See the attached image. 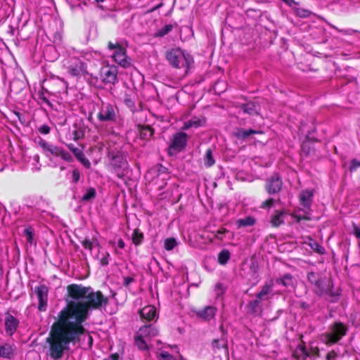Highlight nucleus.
Listing matches in <instances>:
<instances>
[{
    "mask_svg": "<svg viewBox=\"0 0 360 360\" xmlns=\"http://www.w3.org/2000/svg\"><path fill=\"white\" fill-rule=\"evenodd\" d=\"M67 291L66 307L60 311L47 338L49 354L54 360L62 358L64 352L70 349V343L79 341L86 331L83 323L90 311L105 307L108 304V298L101 291H94L90 287L70 284Z\"/></svg>",
    "mask_w": 360,
    "mask_h": 360,
    "instance_id": "nucleus-1",
    "label": "nucleus"
},
{
    "mask_svg": "<svg viewBox=\"0 0 360 360\" xmlns=\"http://www.w3.org/2000/svg\"><path fill=\"white\" fill-rule=\"evenodd\" d=\"M166 58L174 68H184L185 75L188 73L190 65L193 63L192 56L180 48H175L168 51L166 53Z\"/></svg>",
    "mask_w": 360,
    "mask_h": 360,
    "instance_id": "nucleus-2",
    "label": "nucleus"
},
{
    "mask_svg": "<svg viewBox=\"0 0 360 360\" xmlns=\"http://www.w3.org/2000/svg\"><path fill=\"white\" fill-rule=\"evenodd\" d=\"M347 326L340 322H335L328 327V330L323 333L320 339L326 345L331 346L337 343L347 333Z\"/></svg>",
    "mask_w": 360,
    "mask_h": 360,
    "instance_id": "nucleus-3",
    "label": "nucleus"
},
{
    "mask_svg": "<svg viewBox=\"0 0 360 360\" xmlns=\"http://www.w3.org/2000/svg\"><path fill=\"white\" fill-rule=\"evenodd\" d=\"M64 68L68 73L77 78L85 77L89 75L86 65L84 61L77 57H69L64 60Z\"/></svg>",
    "mask_w": 360,
    "mask_h": 360,
    "instance_id": "nucleus-4",
    "label": "nucleus"
},
{
    "mask_svg": "<svg viewBox=\"0 0 360 360\" xmlns=\"http://www.w3.org/2000/svg\"><path fill=\"white\" fill-rule=\"evenodd\" d=\"M108 48L110 51H114L112 54V58L114 62L123 68H129L132 66V60L127 55L126 49L120 43H112L109 41Z\"/></svg>",
    "mask_w": 360,
    "mask_h": 360,
    "instance_id": "nucleus-5",
    "label": "nucleus"
},
{
    "mask_svg": "<svg viewBox=\"0 0 360 360\" xmlns=\"http://www.w3.org/2000/svg\"><path fill=\"white\" fill-rule=\"evenodd\" d=\"M158 333V330L153 325H146L141 327L135 336V343L141 350L148 349V343L152 338Z\"/></svg>",
    "mask_w": 360,
    "mask_h": 360,
    "instance_id": "nucleus-6",
    "label": "nucleus"
},
{
    "mask_svg": "<svg viewBox=\"0 0 360 360\" xmlns=\"http://www.w3.org/2000/svg\"><path fill=\"white\" fill-rule=\"evenodd\" d=\"M314 193L312 190H305L301 192L299 198L301 205L305 209L304 214H301L300 211H294L291 216L297 221H300L302 219L310 220V207L312 202Z\"/></svg>",
    "mask_w": 360,
    "mask_h": 360,
    "instance_id": "nucleus-7",
    "label": "nucleus"
},
{
    "mask_svg": "<svg viewBox=\"0 0 360 360\" xmlns=\"http://www.w3.org/2000/svg\"><path fill=\"white\" fill-rule=\"evenodd\" d=\"M39 145L47 157L51 155L56 157H60L68 162H72L73 161L71 154L60 147L49 144L45 141H41Z\"/></svg>",
    "mask_w": 360,
    "mask_h": 360,
    "instance_id": "nucleus-8",
    "label": "nucleus"
},
{
    "mask_svg": "<svg viewBox=\"0 0 360 360\" xmlns=\"http://www.w3.org/2000/svg\"><path fill=\"white\" fill-rule=\"evenodd\" d=\"M117 115V108L115 105L102 102L97 117L101 122H115Z\"/></svg>",
    "mask_w": 360,
    "mask_h": 360,
    "instance_id": "nucleus-9",
    "label": "nucleus"
},
{
    "mask_svg": "<svg viewBox=\"0 0 360 360\" xmlns=\"http://www.w3.org/2000/svg\"><path fill=\"white\" fill-rule=\"evenodd\" d=\"M117 68L115 65H108L102 68L101 77L105 84H115L117 79Z\"/></svg>",
    "mask_w": 360,
    "mask_h": 360,
    "instance_id": "nucleus-10",
    "label": "nucleus"
},
{
    "mask_svg": "<svg viewBox=\"0 0 360 360\" xmlns=\"http://www.w3.org/2000/svg\"><path fill=\"white\" fill-rule=\"evenodd\" d=\"M187 134L184 132H179L174 136L169 146V148L170 150L179 152L185 148L187 143Z\"/></svg>",
    "mask_w": 360,
    "mask_h": 360,
    "instance_id": "nucleus-11",
    "label": "nucleus"
},
{
    "mask_svg": "<svg viewBox=\"0 0 360 360\" xmlns=\"http://www.w3.org/2000/svg\"><path fill=\"white\" fill-rule=\"evenodd\" d=\"M39 300L38 309L44 311L46 309L48 301V288L46 286L41 285L34 290Z\"/></svg>",
    "mask_w": 360,
    "mask_h": 360,
    "instance_id": "nucleus-12",
    "label": "nucleus"
},
{
    "mask_svg": "<svg viewBox=\"0 0 360 360\" xmlns=\"http://www.w3.org/2000/svg\"><path fill=\"white\" fill-rule=\"evenodd\" d=\"M308 281L316 287V292L323 295L327 291V288L323 285V281L318 273L309 272L307 275Z\"/></svg>",
    "mask_w": 360,
    "mask_h": 360,
    "instance_id": "nucleus-13",
    "label": "nucleus"
},
{
    "mask_svg": "<svg viewBox=\"0 0 360 360\" xmlns=\"http://www.w3.org/2000/svg\"><path fill=\"white\" fill-rule=\"evenodd\" d=\"M281 186L282 181L277 174L272 176L266 184V189L269 194L278 193Z\"/></svg>",
    "mask_w": 360,
    "mask_h": 360,
    "instance_id": "nucleus-14",
    "label": "nucleus"
},
{
    "mask_svg": "<svg viewBox=\"0 0 360 360\" xmlns=\"http://www.w3.org/2000/svg\"><path fill=\"white\" fill-rule=\"evenodd\" d=\"M142 320L151 321L157 319V311L154 306L148 305L141 309L139 311Z\"/></svg>",
    "mask_w": 360,
    "mask_h": 360,
    "instance_id": "nucleus-15",
    "label": "nucleus"
},
{
    "mask_svg": "<svg viewBox=\"0 0 360 360\" xmlns=\"http://www.w3.org/2000/svg\"><path fill=\"white\" fill-rule=\"evenodd\" d=\"M19 321L13 316L7 314L5 319V330L7 334L12 335L17 329Z\"/></svg>",
    "mask_w": 360,
    "mask_h": 360,
    "instance_id": "nucleus-16",
    "label": "nucleus"
},
{
    "mask_svg": "<svg viewBox=\"0 0 360 360\" xmlns=\"http://www.w3.org/2000/svg\"><path fill=\"white\" fill-rule=\"evenodd\" d=\"M261 131L254 130V129H245L243 128H238L233 132V135L238 140L245 141L252 134H260Z\"/></svg>",
    "mask_w": 360,
    "mask_h": 360,
    "instance_id": "nucleus-17",
    "label": "nucleus"
},
{
    "mask_svg": "<svg viewBox=\"0 0 360 360\" xmlns=\"http://www.w3.org/2000/svg\"><path fill=\"white\" fill-rule=\"evenodd\" d=\"M216 313V307L212 306H207L204 309L198 311L197 316L204 320L209 321L214 317Z\"/></svg>",
    "mask_w": 360,
    "mask_h": 360,
    "instance_id": "nucleus-18",
    "label": "nucleus"
},
{
    "mask_svg": "<svg viewBox=\"0 0 360 360\" xmlns=\"http://www.w3.org/2000/svg\"><path fill=\"white\" fill-rule=\"evenodd\" d=\"M273 286V281L266 282L262 288L261 291L257 294V298L259 299V300H268L269 298V295L271 292Z\"/></svg>",
    "mask_w": 360,
    "mask_h": 360,
    "instance_id": "nucleus-19",
    "label": "nucleus"
},
{
    "mask_svg": "<svg viewBox=\"0 0 360 360\" xmlns=\"http://www.w3.org/2000/svg\"><path fill=\"white\" fill-rule=\"evenodd\" d=\"M205 123V120L203 118H199V117H193L191 120H189L187 122H184V124L182 127L183 130H187L190 128L194 127L198 128L199 127H201Z\"/></svg>",
    "mask_w": 360,
    "mask_h": 360,
    "instance_id": "nucleus-20",
    "label": "nucleus"
},
{
    "mask_svg": "<svg viewBox=\"0 0 360 360\" xmlns=\"http://www.w3.org/2000/svg\"><path fill=\"white\" fill-rule=\"evenodd\" d=\"M82 57L89 62L99 61L103 58L101 53L96 51H86L83 53Z\"/></svg>",
    "mask_w": 360,
    "mask_h": 360,
    "instance_id": "nucleus-21",
    "label": "nucleus"
},
{
    "mask_svg": "<svg viewBox=\"0 0 360 360\" xmlns=\"http://www.w3.org/2000/svg\"><path fill=\"white\" fill-rule=\"evenodd\" d=\"M285 213L282 210H276L271 218L272 226L277 227L284 222Z\"/></svg>",
    "mask_w": 360,
    "mask_h": 360,
    "instance_id": "nucleus-22",
    "label": "nucleus"
},
{
    "mask_svg": "<svg viewBox=\"0 0 360 360\" xmlns=\"http://www.w3.org/2000/svg\"><path fill=\"white\" fill-rule=\"evenodd\" d=\"M276 282L277 284H282L286 288L293 287L294 285V279L290 274H285L283 277L277 278Z\"/></svg>",
    "mask_w": 360,
    "mask_h": 360,
    "instance_id": "nucleus-23",
    "label": "nucleus"
},
{
    "mask_svg": "<svg viewBox=\"0 0 360 360\" xmlns=\"http://www.w3.org/2000/svg\"><path fill=\"white\" fill-rule=\"evenodd\" d=\"M309 354L302 345H299L293 352V356L297 359H305Z\"/></svg>",
    "mask_w": 360,
    "mask_h": 360,
    "instance_id": "nucleus-24",
    "label": "nucleus"
},
{
    "mask_svg": "<svg viewBox=\"0 0 360 360\" xmlns=\"http://www.w3.org/2000/svg\"><path fill=\"white\" fill-rule=\"evenodd\" d=\"M112 165L117 168L124 169L127 167V160L120 155L112 157Z\"/></svg>",
    "mask_w": 360,
    "mask_h": 360,
    "instance_id": "nucleus-25",
    "label": "nucleus"
},
{
    "mask_svg": "<svg viewBox=\"0 0 360 360\" xmlns=\"http://www.w3.org/2000/svg\"><path fill=\"white\" fill-rule=\"evenodd\" d=\"M13 348L9 344L0 345V356L10 359L13 354Z\"/></svg>",
    "mask_w": 360,
    "mask_h": 360,
    "instance_id": "nucleus-26",
    "label": "nucleus"
},
{
    "mask_svg": "<svg viewBox=\"0 0 360 360\" xmlns=\"http://www.w3.org/2000/svg\"><path fill=\"white\" fill-rule=\"evenodd\" d=\"M215 163L212 151L210 148L207 149L204 155V165L206 167H210Z\"/></svg>",
    "mask_w": 360,
    "mask_h": 360,
    "instance_id": "nucleus-27",
    "label": "nucleus"
},
{
    "mask_svg": "<svg viewBox=\"0 0 360 360\" xmlns=\"http://www.w3.org/2000/svg\"><path fill=\"white\" fill-rule=\"evenodd\" d=\"M255 223V219L252 217H248L244 219H240L236 221V225L238 228L243 227V226H250L254 225Z\"/></svg>",
    "mask_w": 360,
    "mask_h": 360,
    "instance_id": "nucleus-28",
    "label": "nucleus"
},
{
    "mask_svg": "<svg viewBox=\"0 0 360 360\" xmlns=\"http://www.w3.org/2000/svg\"><path fill=\"white\" fill-rule=\"evenodd\" d=\"M212 347L214 350H218L221 348H226L227 347V342L226 340L221 338L220 339H215L212 342Z\"/></svg>",
    "mask_w": 360,
    "mask_h": 360,
    "instance_id": "nucleus-29",
    "label": "nucleus"
},
{
    "mask_svg": "<svg viewBox=\"0 0 360 360\" xmlns=\"http://www.w3.org/2000/svg\"><path fill=\"white\" fill-rule=\"evenodd\" d=\"M153 134V130L149 126L143 127L140 129V137L142 139H149Z\"/></svg>",
    "mask_w": 360,
    "mask_h": 360,
    "instance_id": "nucleus-30",
    "label": "nucleus"
},
{
    "mask_svg": "<svg viewBox=\"0 0 360 360\" xmlns=\"http://www.w3.org/2000/svg\"><path fill=\"white\" fill-rule=\"evenodd\" d=\"M230 259V252L228 250H223L218 255V262L220 264H226Z\"/></svg>",
    "mask_w": 360,
    "mask_h": 360,
    "instance_id": "nucleus-31",
    "label": "nucleus"
},
{
    "mask_svg": "<svg viewBox=\"0 0 360 360\" xmlns=\"http://www.w3.org/2000/svg\"><path fill=\"white\" fill-rule=\"evenodd\" d=\"M143 238V233L138 229H135L132 234V241L136 245H139L141 243Z\"/></svg>",
    "mask_w": 360,
    "mask_h": 360,
    "instance_id": "nucleus-32",
    "label": "nucleus"
},
{
    "mask_svg": "<svg viewBox=\"0 0 360 360\" xmlns=\"http://www.w3.org/2000/svg\"><path fill=\"white\" fill-rule=\"evenodd\" d=\"M178 243L174 238H168L165 240V248L168 250H172L176 245Z\"/></svg>",
    "mask_w": 360,
    "mask_h": 360,
    "instance_id": "nucleus-33",
    "label": "nucleus"
},
{
    "mask_svg": "<svg viewBox=\"0 0 360 360\" xmlns=\"http://www.w3.org/2000/svg\"><path fill=\"white\" fill-rule=\"evenodd\" d=\"M24 235L26 237L27 243L32 244L34 242V229L32 227L25 229Z\"/></svg>",
    "mask_w": 360,
    "mask_h": 360,
    "instance_id": "nucleus-34",
    "label": "nucleus"
},
{
    "mask_svg": "<svg viewBox=\"0 0 360 360\" xmlns=\"http://www.w3.org/2000/svg\"><path fill=\"white\" fill-rule=\"evenodd\" d=\"M96 190L94 188H89L86 190V193L82 197L83 201H89L96 196Z\"/></svg>",
    "mask_w": 360,
    "mask_h": 360,
    "instance_id": "nucleus-35",
    "label": "nucleus"
},
{
    "mask_svg": "<svg viewBox=\"0 0 360 360\" xmlns=\"http://www.w3.org/2000/svg\"><path fill=\"white\" fill-rule=\"evenodd\" d=\"M158 360H177L176 357L166 351L159 352L158 354Z\"/></svg>",
    "mask_w": 360,
    "mask_h": 360,
    "instance_id": "nucleus-36",
    "label": "nucleus"
},
{
    "mask_svg": "<svg viewBox=\"0 0 360 360\" xmlns=\"http://www.w3.org/2000/svg\"><path fill=\"white\" fill-rule=\"evenodd\" d=\"M243 111L250 115H254L257 113V109L256 106L252 103H248L243 107Z\"/></svg>",
    "mask_w": 360,
    "mask_h": 360,
    "instance_id": "nucleus-37",
    "label": "nucleus"
},
{
    "mask_svg": "<svg viewBox=\"0 0 360 360\" xmlns=\"http://www.w3.org/2000/svg\"><path fill=\"white\" fill-rule=\"evenodd\" d=\"M309 245L314 251H316L318 253L323 254L324 249L316 241L311 240L309 243Z\"/></svg>",
    "mask_w": 360,
    "mask_h": 360,
    "instance_id": "nucleus-38",
    "label": "nucleus"
},
{
    "mask_svg": "<svg viewBox=\"0 0 360 360\" xmlns=\"http://www.w3.org/2000/svg\"><path fill=\"white\" fill-rule=\"evenodd\" d=\"M68 148L73 153L77 160H79L80 158H82L84 153L79 148L74 147L72 145H69Z\"/></svg>",
    "mask_w": 360,
    "mask_h": 360,
    "instance_id": "nucleus-39",
    "label": "nucleus"
},
{
    "mask_svg": "<svg viewBox=\"0 0 360 360\" xmlns=\"http://www.w3.org/2000/svg\"><path fill=\"white\" fill-rule=\"evenodd\" d=\"M276 202V200L273 198H269L266 200L264 201L262 204L261 205L260 207L262 209H270L271 207L274 206V203Z\"/></svg>",
    "mask_w": 360,
    "mask_h": 360,
    "instance_id": "nucleus-40",
    "label": "nucleus"
},
{
    "mask_svg": "<svg viewBox=\"0 0 360 360\" xmlns=\"http://www.w3.org/2000/svg\"><path fill=\"white\" fill-rule=\"evenodd\" d=\"M295 12L297 15L301 18H307L310 15L309 11L303 8H297Z\"/></svg>",
    "mask_w": 360,
    "mask_h": 360,
    "instance_id": "nucleus-41",
    "label": "nucleus"
},
{
    "mask_svg": "<svg viewBox=\"0 0 360 360\" xmlns=\"http://www.w3.org/2000/svg\"><path fill=\"white\" fill-rule=\"evenodd\" d=\"M38 131L41 134H48L51 131V128L47 124H42L37 128Z\"/></svg>",
    "mask_w": 360,
    "mask_h": 360,
    "instance_id": "nucleus-42",
    "label": "nucleus"
},
{
    "mask_svg": "<svg viewBox=\"0 0 360 360\" xmlns=\"http://www.w3.org/2000/svg\"><path fill=\"white\" fill-rule=\"evenodd\" d=\"M352 233L359 240V246L360 247V228L355 224H353Z\"/></svg>",
    "mask_w": 360,
    "mask_h": 360,
    "instance_id": "nucleus-43",
    "label": "nucleus"
},
{
    "mask_svg": "<svg viewBox=\"0 0 360 360\" xmlns=\"http://www.w3.org/2000/svg\"><path fill=\"white\" fill-rule=\"evenodd\" d=\"M80 177L79 171L77 169H75L72 172V181L73 183H77Z\"/></svg>",
    "mask_w": 360,
    "mask_h": 360,
    "instance_id": "nucleus-44",
    "label": "nucleus"
},
{
    "mask_svg": "<svg viewBox=\"0 0 360 360\" xmlns=\"http://www.w3.org/2000/svg\"><path fill=\"white\" fill-rule=\"evenodd\" d=\"M360 167V161L356 159L352 160L351 162V166L349 167L350 172H353L356 170L358 167Z\"/></svg>",
    "mask_w": 360,
    "mask_h": 360,
    "instance_id": "nucleus-45",
    "label": "nucleus"
},
{
    "mask_svg": "<svg viewBox=\"0 0 360 360\" xmlns=\"http://www.w3.org/2000/svg\"><path fill=\"white\" fill-rule=\"evenodd\" d=\"M215 292L217 297H219L224 292V290L223 288L222 285L220 283H218L215 285Z\"/></svg>",
    "mask_w": 360,
    "mask_h": 360,
    "instance_id": "nucleus-46",
    "label": "nucleus"
},
{
    "mask_svg": "<svg viewBox=\"0 0 360 360\" xmlns=\"http://www.w3.org/2000/svg\"><path fill=\"white\" fill-rule=\"evenodd\" d=\"M83 136V133L81 130L75 129L72 131V138L74 140H78Z\"/></svg>",
    "mask_w": 360,
    "mask_h": 360,
    "instance_id": "nucleus-47",
    "label": "nucleus"
},
{
    "mask_svg": "<svg viewBox=\"0 0 360 360\" xmlns=\"http://www.w3.org/2000/svg\"><path fill=\"white\" fill-rule=\"evenodd\" d=\"M338 356V353L335 350H332L326 355V360H335Z\"/></svg>",
    "mask_w": 360,
    "mask_h": 360,
    "instance_id": "nucleus-48",
    "label": "nucleus"
},
{
    "mask_svg": "<svg viewBox=\"0 0 360 360\" xmlns=\"http://www.w3.org/2000/svg\"><path fill=\"white\" fill-rule=\"evenodd\" d=\"M82 245L83 247L86 249V250H92V247H93V243L88 240V239H85L83 242H82Z\"/></svg>",
    "mask_w": 360,
    "mask_h": 360,
    "instance_id": "nucleus-49",
    "label": "nucleus"
},
{
    "mask_svg": "<svg viewBox=\"0 0 360 360\" xmlns=\"http://www.w3.org/2000/svg\"><path fill=\"white\" fill-rule=\"evenodd\" d=\"M226 231L224 229H221L217 231V232L215 233L216 238H217L219 240H223V235L226 233Z\"/></svg>",
    "mask_w": 360,
    "mask_h": 360,
    "instance_id": "nucleus-50",
    "label": "nucleus"
},
{
    "mask_svg": "<svg viewBox=\"0 0 360 360\" xmlns=\"http://www.w3.org/2000/svg\"><path fill=\"white\" fill-rule=\"evenodd\" d=\"M78 160L87 168L91 166L90 162L85 158L84 154L82 155V158H80Z\"/></svg>",
    "mask_w": 360,
    "mask_h": 360,
    "instance_id": "nucleus-51",
    "label": "nucleus"
},
{
    "mask_svg": "<svg viewBox=\"0 0 360 360\" xmlns=\"http://www.w3.org/2000/svg\"><path fill=\"white\" fill-rule=\"evenodd\" d=\"M109 253L106 252L105 255L101 258L100 263L103 266L107 265L109 263Z\"/></svg>",
    "mask_w": 360,
    "mask_h": 360,
    "instance_id": "nucleus-52",
    "label": "nucleus"
},
{
    "mask_svg": "<svg viewBox=\"0 0 360 360\" xmlns=\"http://www.w3.org/2000/svg\"><path fill=\"white\" fill-rule=\"evenodd\" d=\"M172 30V26L171 25H167L165 27V28L161 30V33H160V35H164V34H166L167 33H168L170 30Z\"/></svg>",
    "mask_w": 360,
    "mask_h": 360,
    "instance_id": "nucleus-53",
    "label": "nucleus"
},
{
    "mask_svg": "<svg viewBox=\"0 0 360 360\" xmlns=\"http://www.w3.org/2000/svg\"><path fill=\"white\" fill-rule=\"evenodd\" d=\"M261 300H259V299L256 300H254V301H251L250 302V306L252 308V309H255V307H257L258 306V304H259Z\"/></svg>",
    "mask_w": 360,
    "mask_h": 360,
    "instance_id": "nucleus-54",
    "label": "nucleus"
},
{
    "mask_svg": "<svg viewBox=\"0 0 360 360\" xmlns=\"http://www.w3.org/2000/svg\"><path fill=\"white\" fill-rule=\"evenodd\" d=\"M119 355L115 353L110 355L108 358L103 359V360H118Z\"/></svg>",
    "mask_w": 360,
    "mask_h": 360,
    "instance_id": "nucleus-55",
    "label": "nucleus"
},
{
    "mask_svg": "<svg viewBox=\"0 0 360 360\" xmlns=\"http://www.w3.org/2000/svg\"><path fill=\"white\" fill-rule=\"evenodd\" d=\"M134 281L133 278L131 277H125L124 278V284L125 285H129L132 281Z\"/></svg>",
    "mask_w": 360,
    "mask_h": 360,
    "instance_id": "nucleus-56",
    "label": "nucleus"
},
{
    "mask_svg": "<svg viewBox=\"0 0 360 360\" xmlns=\"http://www.w3.org/2000/svg\"><path fill=\"white\" fill-rule=\"evenodd\" d=\"M125 103L130 108H134V103L131 100H130L129 98H126L125 99Z\"/></svg>",
    "mask_w": 360,
    "mask_h": 360,
    "instance_id": "nucleus-57",
    "label": "nucleus"
},
{
    "mask_svg": "<svg viewBox=\"0 0 360 360\" xmlns=\"http://www.w3.org/2000/svg\"><path fill=\"white\" fill-rule=\"evenodd\" d=\"M125 246V244H124V242L123 241L122 239H120L118 241H117V247L119 248H124Z\"/></svg>",
    "mask_w": 360,
    "mask_h": 360,
    "instance_id": "nucleus-58",
    "label": "nucleus"
},
{
    "mask_svg": "<svg viewBox=\"0 0 360 360\" xmlns=\"http://www.w3.org/2000/svg\"><path fill=\"white\" fill-rule=\"evenodd\" d=\"M62 83H63V89L65 90V91H67L68 89V83L63 80H61Z\"/></svg>",
    "mask_w": 360,
    "mask_h": 360,
    "instance_id": "nucleus-59",
    "label": "nucleus"
},
{
    "mask_svg": "<svg viewBox=\"0 0 360 360\" xmlns=\"http://www.w3.org/2000/svg\"><path fill=\"white\" fill-rule=\"evenodd\" d=\"M28 355H37V353L32 352H29Z\"/></svg>",
    "mask_w": 360,
    "mask_h": 360,
    "instance_id": "nucleus-60",
    "label": "nucleus"
},
{
    "mask_svg": "<svg viewBox=\"0 0 360 360\" xmlns=\"http://www.w3.org/2000/svg\"><path fill=\"white\" fill-rule=\"evenodd\" d=\"M98 3L103 2L105 0H95Z\"/></svg>",
    "mask_w": 360,
    "mask_h": 360,
    "instance_id": "nucleus-61",
    "label": "nucleus"
},
{
    "mask_svg": "<svg viewBox=\"0 0 360 360\" xmlns=\"http://www.w3.org/2000/svg\"><path fill=\"white\" fill-rule=\"evenodd\" d=\"M89 338L90 341L92 340V338H91V337L90 335H89Z\"/></svg>",
    "mask_w": 360,
    "mask_h": 360,
    "instance_id": "nucleus-62",
    "label": "nucleus"
},
{
    "mask_svg": "<svg viewBox=\"0 0 360 360\" xmlns=\"http://www.w3.org/2000/svg\"><path fill=\"white\" fill-rule=\"evenodd\" d=\"M1 171H3V169H0V172H1Z\"/></svg>",
    "mask_w": 360,
    "mask_h": 360,
    "instance_id": "nucleus-63",
    "label": "nucleus"
}]
</instances>
